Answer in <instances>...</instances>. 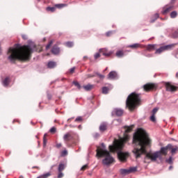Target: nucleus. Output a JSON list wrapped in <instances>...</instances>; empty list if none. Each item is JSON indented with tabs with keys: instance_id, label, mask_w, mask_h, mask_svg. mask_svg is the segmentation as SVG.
<instances>
[{
	"instance_id": "obj_1",
	"label": "nucleus",
	"mask_w": 178,
	"mask_h": 178,
	"mask_svg": "<svg viewBox=\"0 0 178 178\" xmlns=\"http://www.w3.org/2000/svg\"><path fill=\"white\" fill-rule=\"evenodd\" d=\"M35 49V44L31 40H28V44L22 46L20 44H15L14 47L8 49V59L11 63H15L16 60H29L33 52Z\"/></svg>"
},
{
	"instance_id": "obj_2",
	"label": "nucleus",
	"mask_w": 178,
	"mask_h": 178,
	"mask_svg": "<svg viewBox=\"0 0 178 178\" xmlns=\"http://www.w3.org/2000/svg\"><path fill=\"white\" fill-rule=\"evenodd\" d=\"M133 143L134 149L132 152L136 159H138L143 154H145L147 152L145 146L149 145L151 143V139H149V137L147 135L142 136H134Z\"/></svg>"
},
{
	"instance_id": "obj_3",
	"label": "nucleus",
	"mask_w": 178,
	"mask_h": 178,
	"mask_svg": "<svg viewBox=\"0 0 178 178\" xmlns=\"http://www.w3.org/2000/svg\"><path fill=\"white\" fill-rule=\"evenodd\" d=\"M141 98L140 95L136 94V92L131 93L127 98L126 100V108H128L129 111H134L137 106L140 104Z\"/></svg>"
},
{
	"instance_id": "obj_4",
	"label": "nucleus",
	"mask_w": 178,
	"mask_h": 178,
	"mask_svg": "<svg viewBox=\"0 0 178 178\" xmlns=\"http://www.w3.org/2000/svg\"><path fill=\"white\" fill-rule=\"evenodd\" d=\"M96 156H97V158L104 157L102 160V163L103 165H106V166H109V165L115 162V159L111 155V152L106 149L104 151L97 149Z\"/></svg>"
},
{
	"instance_id": "obj_5",
	"label": "nucleus",
	"mask_w": 178,
	"mask_h": 178,
	"mask_svg": "<svg viewBox=\"0 0 178 178\" xmlns=\"http://www.w3.org/2000/svg\"><path fill=\"white\" fill-rule=\"evenodd\" d=\"M115 148H117V155L119 161L121 162H126L127 158L129 157V152L122 151L123 147H124V143L118 141L115 144Z\"/></svg>"
},
{
	"instance_id": "obj_6",
	"label": "nucleus",
	"mask_w": 178,
	"mask_h": 178,
	"mask_svg": "<svg viewBox=\"0 0 178 178\" xmlns=\"http://www.w3.org/2000/svg\"><path fill=\"white\" fill-rule=\"evenodd\" d=\"M145 158L147 159H150L152 162H156V159H159L160 162H163V157H162V154H161V152H154V153H147L145 155Z\"/></svg>"
},
{
	"instance_id": "obj_7",
	"label": "nucleus",
	"mask_w": 178,
	"mask_h": 178,
	"mask_svg": "<svg viewBox=\"0 0 178 178\" xmlns=\"http://www.w3.org/2000/svg\"><path fill=\"white\" fill-rule=\"evenodd\" d=\"M133 172H137V167H131L129 169L121 168L120 170V175H122L123 176H126V175H130V173H133Z\"/></svg>"
},
{
	"instance_id": "obj_8",
	"label": "nucleus",
	"mask_w": 178,
	"mask_h": 178,
	"mask_svg": "<svg viewBox=\"0 0 178 178\" xmlns=\"http://www.w3.org/2000/svg\"><path fill=\"white\" fill-rule=\"evenodd\" d=\"M173 47H175L174 44L161 46L160 48L156 50L155 54H162V52H164V51H168V49H172Z\"/></svg>"
},
{
	"instance_id": "obj_9",
	"label": "nucleus",
	"mask_w": 178,
	"mask_h": 178,
	"mask_svg": "<svg viewBox=\"0 0 178 178\" xmlns=\"http://www.w3.org/2000/svg\"><path fill=\"white\" fill-rule=\"evenodd\" d=\"M172 148V144H168L165 147H161L160 150L156 151V152H160L161 155L166 156L168 155V151Z\"/></svg>"
},
{
	"instance_id": "obj_10",
	"label": "nucleus",
	"mask_w": 178,
	"mask_h": 178,
	"mask_svg": "<svg viewBox=\"0 0 178 178\" xmlns=\"http://www.w3.org/2000/svg\"><path fill=\"white\" fill-rule=\"evenodd\" d=\"M165 88L166 91H169L170 92H175L176 90H177V87L172 85L170 82H165Z\"/></svg>"
},
{
	"instance_id": "obj_11",
	"label": "nucleus",
	"mask_w": 178,
	"mask_h": 178,
	"mask_svg": "<svg viewBox=\"0 0 178 178\" xmlns=\"http://www.w3.org/2000/svg\"><path fill=\"white\" fill-rule=\"evenodd\" d=\"M108 79H109V80H116L119 79V75H118L116 71H111L108 74Z\"/></svg>"
},
{
	"instance_id": "obj_12",
	"label": "nucleus",
	"mask_w": 178,
	"mask_h": 178,
	"mask_svg": "<svg viewBox=\"0 0 178 178\" xmlns=\"http://www.w3.org/2000/svg\"><path fill=\"white\" fill-rule=\"evenodd\" d=\"M111 115L113 116V115H115L116 116H122L123 115V110L121 108H115L112 113Z\"/></svg>"
},
{
	"instance_id": "obj_13",
	"label": "nucleus",
	"mask_w": 178,
	"mask_h": 178,
	"mask_svg": "<svg viewBox=\"0 0 178 178\" xmlns=\"http://www.w3.org/2000/svg\"><path fill=\"white\" fill-rule=\"evenodd\" d=\"M60 52V48L58 47V46L54 45L51 48V53L53 54V55H59Z\"/></svg>"
},
{
	"instance_id": "obj_14",
	"label": "nucleus",
	"mask_w": 178,
	"mask_h": 178,
	"mask_svg": "<svg viewBox=\"0 0 178 178\" xmlns=\"http://www.w3.org/2000/svg\"><path fill=\"white\" fill-rule=\"evenodd\" d=\"M10 83V78L9 76L6 77L3 81H2V84L3 87H8Z\"/></svg>"
},
{
	"instance_id": "obj_15",
	"label": "nucleus",
	"mask_w": 178,
	"mask_h": 178,
	"mask_svg": "<svg viewBox=\"0 0 178 178\" xmlns=\"http://www.w3.org/2000/svg\"><path fill=\"white\" fill-rule=\"evenodd\" d=\"M106 126H107L106 122H102L99 127V131L102 132L105 131L108 129Z\"/></svg>"
},
{
	"instance_id": "obj_16",
	"label": "nucleus",
	"mask_w": 178,
	"mask_h": 178,
	"mask_svg": "<svg viewBox=\"0 0 178 178\" xmlns=\"http://www.w3.org/2000/svg\"><path fill=\"white\" fill-rule=\"evenodd\" d=\"M83 88L85 90V91H91V90L94 88V85L88 83L87 85L83 86Z\"/></svg>"
},
{
	"instance_id": "obj_17",
	"label": "nucleus",
	"mask_w": 178,
	"mask_h": 178,
	"mask_svg": "<svg viewBox=\"0 0 178 178\" xmlns=\"http://www.w3.org/2000/svg\"><path fill=\"white\" fill-rule=\"evenodd\" d=\"M143 88L145 91H151V90L153 88V86L152 84L147 83L143 86Z\"/></svg>"
},
{
	"instance_id": "obj_18",
	"label": "nucleus",
	"mask_w": 178,
	"mask_h": 178,
	"mask_svg": "<svg viewBox=\"0 0 178 178\" xmlns=\"http://www.w3.org/2000/svg\"><path fill=\"white\" fill-rule=\"evenodd\" d=\"M47 67L49 69H54V67H56V63L55 61H49L47 63Z\"/></svg>"
},
{
	"instance_id": "obj_19",
	"label": "nucleus",
	"mask_w": 178,
	"mask_h": 178,
	"mask_svg": "<svg viewBox=\"0 0 178 178\" xmlns=\"http://www.w3.org/2000/svg\"><path fill=\"white\" fill-rule=\"evenodd\" d=\"M127 48H131L132 49H137V48H140V44L134 43L133 44H129L127 46Z\"/></svg>"
},
{
	"instance_id": "obj_20",
	"label": "nucleus",
	"mask_w": 178,
	"mask_h": 178,
	"mask_svg": "<svg viewBox=\"0 0 178 178\" xmlns=\"http://www.w3.org/2000/svg\"><path fill=\"white\" fill-rule=\"evenodd\" d=\"M65 168H66V165L65 163H60L58 165V172H62L65 170Z\"/></svg>"
},
{
	"instance_id": "obj_21",
	"label": "nucleus",
	"mask_w": 178,
	"mask_h": 178,
	"mask_svg": "<svg viewBox=\"0 0 178 178\" xmlns=\"http://www.w3.org/2000/svg\"><path fill=\"white\" fill-rule=\"evenodd\" d=\"M64 141H70L72 140V135L70 134H65L63 136Z\"/></svg>"
},
{
	"instance_id": "obj_22",
	"label": "nucleus",
	"mask_w": 178,
	"mask_h": 178,
	"mask_svg": "<svg viewBox=\"0 0 178 178\" xmlns=\"http://www.w3.org/2000/svg\"><path fill=\"white\" fill-rule=\"evenodd\" d=\"M159 14H158V13L154 14V17L152 18L150 20V23H155V21L157 19H159Z\"/></svg>"
},
{
	"instance_id": "obj_23",
	"label": "nucleus",
	"mask_w": 178,
	"mask_h": 178,
	"mask_svg": "<svg viewBox=\"0 0 178 178\" xmlns=\"http://www.w3.org/2000/svg\"><path fill=\"white\" fill-rule=\"evenodd\" d=\"M115 33H116V31H108L106 32V37H111Z\"/></svg>"
},
{
	"instance_id": "obj_24",
	"label": "nucleus",
	"mask_w": 178,
	"mask_h": 178,
	"mask_svg": "<svg viewBox=\"0 0 178 178\" xmlns=\"http://www.w3.org/2000/svg\"><path fill=\"white\" fill-rule=\"evenodd\" d=\"M178 147H173V145H172L169 151H171L172 155H175L176 152H177Z\"/></svg>"
},
{
	"instance_id": "obj_25",
	"label": "nucleus",
	"mask_w": 178,
	"mask_h": 178,
	"mask_svg": "<svg viewBox=\"0 0 178 178\" xmlns=\"http://www.w3.org/2000/svg\"><path fill=\"white\" fill-rule=\"evenodd\" d=\"M124 128L125 129V133H130L133 130V127L124 126Z\"/></svg>"
},
{
	"instance_id": "obj_26",
	"label": "nucleus",
	"mask_w": 178,
	"mask_h": 178,
	"mask_svg": "<svg viewBox=\"0 0 178 178\" xmlns=\"http://www.w3.org/2000/svg\"><path fill=\"white\" fill-rule=\"evenodd\" d=\"M165 162L167 163H169V165H172L173 164V158L172 156H170L168 159L165 160Z\"/></svg>"
},
{
	"instance_id": "obj_27",
	"label": "nucleus",
	"mask_w": 178,
	"mask_h": 178,
	"mask_svg": "<svg viewBox=\"0 0 178 178\" xmlns=\"http://www.w3.org/2000/svg\"><path fill=\"white\" fill-rule=\"evenodd\" d=\"M46 137H47V134H44L43 136V148H45V147H47V140Z\"/></svg>"
},
{
	"instance_id": "obj_28",
	"label": "nucleus",
	"mask_w": 178,
	"mask_h": 178,
	"mask_svg": "<svg viewBox=\"0 0 178 178\" xmlns=\"http://www.w3.org/2000/svg\"><path fill=\"white\" fill-rule=\"evenodd\" d=\"M170 17H171V19H175V17H177V11L171 12Z\"/></svg>"
},
{
	"instance_id": "obj_29",
	"label": "nucleus",
	"mask_w": 178,
	"mask_h": 178,
	"mask_svg": "<svg viewBox=\"0 0 178 178\" xmlns=\"http://www.w3.org/2000/svg\"><path fill=\"white\" fill-rule=\"evenodd\" d=\"M49 176H51V172H47L45 174L40 175L39 177H40V178H47V177H49Z\"/></svg>"
},
{
	"instance_id": "obj_30",
	"label": "nucleus",
	"mask_w": 178,
	"mask_h": 178,
	"mask_svg": "<svg viewBox=\"0 0 178 178\" xmlns=\"http://www.w3.org/2000/svg\"><path fill=\"white\" fill-rule=\"evenodd\" d=\"M109 91V88L106 87V86H104L102 88V94H108Z\"/></svg>"
},
{
	"instance_id": "obj_31",
	"label": "nucleus",
	"mask_w": 178,
	"mask_h": 178,
	"mask_svg": "<svg viewBox=\"0 0 178 178\" xmlns=\"http://www.w3.org/2000/svg\"><path fill=\"white\" fill-rule=\"evenodd\" d=\"M46 10H47V12L54 13L55 10H56V7H47Z\"/></svg>"
},
{
	"instance_id": "obj_32",
	"label": "nucleus",
	"mask_w": 178,
	"mask_h": 178,
	"mask_svg": "<svg viewBox=\"0 0 178 178\" xmlns=\"http://www.w3.org/2000/svg\"><path fill=\"white\" fill-rule=\"evenodd\" d=\"M72 83L74 84V86L75 87H77V88H78L79 90H81V85H80L77 81H74L72 82Z\"/></svg>"
},
{
	"instance_id": "obj_33",
	"label": "nucleus",
	"mask_w": 178,
	"mask_h": 178,
	"mask_svg": "<svg viewBox=\"0 0 178 178\" xmlns=\"http://www.w3.org/2000/svg\"><path fill=\"white\" fill-rule=\"evenodd\" d=\"M112 54H113V51H110L108 52L106 51V53H103V56H106V58H109V56H111V55H112Z\"/></svg>"
},
{
	"instance_id": "obj_34",
	"label": "nucleus",
	"mask_w": 178,
	"mask_h": 178,
	"mask_svg": "<svg viewBox=\"0 0 178 178\" xmlns=\"http://www.w3.org/2000/svg\"><path fill=\"white\" fill-rule=\"evenodd\" d=\"M123 55H124V53H123L122 51H118L116 52V56H118V58H122V56H123Z\"/></svg>"
},
{
	"instance_id": "obj_35",
	"label": "nucleus",
	"mask_w": 178,
	"mask_h": 178,
	"mask_svg": "<svg viewBox=\"0 0 178 178\" xmlns=\"http://www.w3.org/2000/svg\"><path fill=\"white\" fill-rule=\"evenodd\" d=\"M172 8H173L172 6H170V7L165 8V9L162 12L163 15H166V13H168V12H170V10H171Z\"/></svg>"
},
{
	"instance_id": "obj_36",
	"label": "nucleus",
	"mask_w": 178,
	"mask_h": 178,
	"mask_svg": "<svg viewBox=\"0 0 178 178\" xmlns=\"http://www.w3.org/2000/svg\"><path fill=\"white\" fill-rule=\"evenodd\" d=\"M147 49L148 51H151L152 49H155V44H148L147 47Z\"/></svg>"
},
{
	"instance_id": "obj_37",
	"label": "nucleus",
	"mask_w": 178,
	"mask_h": 178,
	"mask_svg": "<svg viewBox=\"0 0 178 178\" xmlns=\"http://www.w3.org/2000/svg\"><path fill=\"white\" fill-rule=\"evenodd\" d=\"M150 120L153 123H155V122H156V118H155V115L152 114V115L150 116Z\"/></svg>"
},
{
	"instance_id": "obj_38",
	"label": "nucleus",
	"mask_w": 178,
	"mask_h": 178,
	"mask_svg": "<svg viewBox=\"0 0 178 178\" xmlns=\"http://www.w3.org/2000/svg\"><path fill=\"white\" fill-rule=\"evenodd\" d=\"M172 38H178V31H175L172 33Z\"/></svg>"
},
{
	"instance_id": "obj_39",
	"label": "nucleus",
	"mask_w": 178,
	"mask_h": 178,
	"mask_svg": "<svg viewBox=\"0 0 178 178\" xmlns=\"http://www.w3.org/2000/svg\"><path fill=\"white\" fill-rule=\"evenodd\" d=\"M66 5L63 3L60 4H56V8H58V9H62V8H65Z\"/></svg>"
},
{
	"instance_id": "obj_40",
	"label": "nucleus",
	"mask_w": 178,
	"mask_h": 178,
	"mask_svg": "<svg viewBox=\"0 0 178 178\" xmlns=\"http://www.w3.org/2000/svg\"><path fill=\"white\" fill-rule=\"evenodd\" d=\"M108 49H99V52L102 54V55H104V54H106Z\"/></svg>"
},
{
	"instance_id": "obj_41",
	"label": "nucleus",
	"mask_w": 178,
	"mask_h": 178,
	"mask_svg": "<svg viewBox=\"0 0 178 178\" xmlns=\"http://www.w3.org/2000/svg\"><path fill=\"white\" fill-rule=\"evenodd\" d=\"M100 57H101V53H99V52H97V53L94 54V59L95 60H97V59H98V58H100Z\"/></svg>"
},
{
	"instance_id": "obj_42",
	"label": "nucleus",
	"mask_w": 178,
	"mask_h": 178,
	"mask_svg": "<svg viewBox=\"0 0 178 178\" xmlns=\"http://www.w3.org/2000/svg\"><path fill=\"white\" fill-rule=\"evenodd\" d=\"M95 75L98 76L101 79H105V76L104 74H99V72H95Z\"/></svg>"
},
{
	"instance_id": "obj_43",
	"label": "nucleus",
	"mask_w": 178,
	"mask_h": 178,
	"mask_svg": "<svg viewBox=\"0 0 178 178\" xmlns=\"http://www.w3.org/2000/svg\"><path fill=\"white\" fill-rule=\"evenodd\" d=\"M66 45L67 47H68V48H72V47H73L74 44L73 43V42H67Z\"/></svg>"
},
{
	"instance_id": "obj_44",
	"label": "nucleus",
	"mask_w": 178,
	"mask_h": 178,
	"mask_svg": "<svg viewBox=\"0 0 178 178\" xmlns=\"http://www.w3.org/2000/svg\"><path fill=\"white\" fill-rule=\"evenodd\" d=\"M158 111H159V108H158V107L154 108L152 111V115H156V112H158Z\"/></svg>"
},
{
	"instance_id": "obj_45",
	"label": "nucleus",
	"mask_w": 178,
	"mask_h": 178,
	"mask_svg": "<svg viewBox=\"0 0 178 178\" xmlns=\"http://www.w3.org/2000/svg\"><path fill=\"white\" fill-rule=\"evenodd\" d=\"M53 41L50 40L49 43L46 45V49L48 50L49 48H51V45L53 44Z\"/></svg>"
},
{
	"instance_id": "obj_46",
	"label": "nucleus",
	"mask_w": 178,
	"mask_h": 178,
	"mask_svg": "<svg viewBox=\"0 0 178 178\" xmlns=\"http://www.w3.org/2000/svg\"><path fill=\"white\" fill-rule=\"evenodd\" d=\"M50 133H56V128L55 127H52L50 129H49Z\"/></svg>"
},
{
	"instance_id": "obj_47",
	"label": "nucleus",
	"mask_w": 178,
	"mask_h": 178,
	"mask_svg": "<svg viewBox=\"0 0 178 178\" xmlns=\"http://www.w3.org/2000/svg\"><path fill=\"white\" fill-rule=\"evenodd\" d=\"M61 156H66V155H67V150L64 149L62 152H61Z\"/></svg>"
},
{
	"instance_id": "obj_48",
	"label": "nucleus",
	"mask_w": 178,
	"mask_h": 178,
	"mask_svg": "<svg viewBox=\"0 0 178 178\" xmlns=\"http://www.w3.org/2000/svg\"><path fill=\"white\" fill-rule=\"evenodd\" d=\"M100 136H101V135L99 134V133H95V134H93V138H95V139L99 138Z\"/></svg>"
},
{
	"instance_id": "obj_49",
	"label": "nucleus",
	"mask_w": 178,
	"mask_h": 178,
	"mask_svg": "<svg viewBox=\"0 0 178 178\" xmlns=\"http://www.w3.org/2000/svg\"><path fill=\"white\" fill-rule=\"evenodd\" d=\"M82 121H83V118H81V116L77 117V118L75 119V120H74V122H82Z\"/></svg>"
},
{
	"instance_id": "obj_50",
	"label": "nucleus",
	"mask_w": 178,
	"mask_h": 178,
	"mask_svg": "<svg viewBox=\"0 0 178 178\" xmlns=\"http://www.w3.org/2000/svg\"><path fill=\"white\" fill-rule=\"evenodd\" d=\"M47 99L49 100L52 99V95L49 94L48 91L47 92Z\"/></svg>"
},
{
	"instance_id": "obj_51",
	"label": "nucleus",
	"mask_w": 178,
	"mask_h": 178,
	"mask_svg": "<svg viewBox=\"0 0 178 178\" xmlns=\"http://www.w3.org/2000/svg\"><path fill=\"white\" fill-rule=\"evenodd\" d=\"M63 177V172L62 171L58 172V178Z\"/></svg>"
},
{
	"instance_id": "obj_52",
	"label": "nucleus",
	"mask_w": 178,
	"mask_h": 178,
	"mask_svg": "<svg viewBox=\"0 0 178 178\" xmlns=\"http://www.w3.org/2000/svg\"><path fill=\"white\" fill-rule=\"evenodd\" d=\"M87 168H88V165H84L81 168V170H86V169H87Z\"/></svg>"
},
{
	"instance_id": "obj_53",
	"label": "nucleus",
	"mask_w": 178,
	"mask_h": 178,
	"mask_svg": "<svg viewBox=\"0 0 178 178\" xmlns=\"http://www.w3.org/2000/svg\"><path fill=\"white\" fill-rule=\"evenodd\" d=\"M87 77L88 79H91V77H95V74H89L87 75Z\"/></svg>"
},
{
	"instance_id": "obj_54",
	"label": "nucleus",
	"mask_w": 178,
	"mask_h": 178,
	"mask_svg": "<svg viewBox=\"0 0 178 178\" xmlns=\"http://www.w3.org/2000/svg\"><path fill=\"white\" fill-rule=\"evenodd\" d=\"M76 69V67H73L72 68L70 69V73H74V70Z\"/></svg>"
},
{
	"instance_id": "obj_55",
	"label": "nucleus",
	"mask_w": 178,
	"mask_h": 178,
	"mask_svg": "<svg viewBox=\"0 0 178 178\" xmlns=\"http://www.w3.org/2000/svg\"><path fill=\"white\" fill-rule=\"evenodd\" d=\"M22 37L23 40H27L29 38L26 35H22Z\"/></svg>"
},
{
	"instance_id": "obj_56",
	"label": "nucleus",
	"mask_w": 178,
	"mask_h": 178,
	"mask_svg": "<svg viewBox=\"0 0 178 178\" xmlns=\"http://www.w3.org/2000/svg\"><path fill=\"white\" fill-rule=\"evenodd\" d=\"M56 148H60V147H62V143H57L56 145Z\"/></svg>"
},
{
	"instance_id": "obj_57",
	"label": "nucleus",
	"mask_w": 178,
	"mask_h": 178,
	"mask_svg": "<svg viewBox=\"0 0 178 178\" xmlns=\"http://www.w3.org/2000/svg\"><path fill=\"white\" fill-rule=\"evenodd\" d=\"M175 2H176V0H171L170 1L171 5H173V3H175Z\"/></svg>"
},
{
	"instance_id": "obj_58",
	"label": "nucleus",
	"mask_w": 178,
	"mask_h": 178,
	"mask_svg": "<svg viewBox=\"0 0 178 178\" xmlns=\"http://www.w3.org/2000/svg\"><path fill=\"white\" fill-rule=\"evenodd\" d=\"M116 120H117V122H118V123H121L122 122V120H120V119H117Z\"/></svg>"
},
{
	"instance_id": "obj_59",
	"label": "nucleus",
	"mask_w": 178,
	"mask_h": 178,
	"mask_svg": "<svg viewBox=\"0 0 178 178\" xmlns=\"http://www.w3.org/2000/svg\"><path fill=\"white\" fill-rule=\"evenodd\" d=\"M172 169H173V166L170 165V167H169L168 170H172Z\"/></svg>"
},
{
	"instance_id": "obj_60",
	"label": "nucleus",
	"mask_w": 178,
	"mask_h": 178,
	"mask_svg": "<svg viewBox=\"0 0 178 178\" xmlns=\"http://www.w3.org/2000/svg\"><path fill=\"white\" fill-rule=\"evenodd\" d=\"M72 119H74V118L72 117V118H68V119H67V122H70V120H72Z\"/></svg>"
},
{
	"instance_id": "obj_61",
	"label": "nucleus",
	"mask_w": 178,
	"mask_h": 178,
	"mask_svg": "<svg viewBox=\"0 0 178 178\" xmlns=\"http://www.w3.org/2000/svg\"><path fill=\"white\" fill-rule=\"evenodd\" d=\"M68 126H69V127H76L75 125H72V124H70V125H68Z\"/></svg>"
},
{
	"instance_id": "obj_62",
	"label": "nucleus",
	"mask_w": 178,
	"mask_h": 178,
	"mask_svg": "<svg viewBox=\"0 0 178 178\" xmlns=\"http://www.w3.org/2000/svg\"><path fill=\"white\" fill-rule=\"evenodd\" d=\"M146 56H147L148 58H151V56H152V54H147Z\"/></svg>"
},
{
	"instance_id": "obj_63",
	"label": "nucleus",
	"mask_w": 178,
	"mask_h": 178,
	"mask_svg": "<svg viewBox=\"0 0 178 178\" xmlns=\"http://www.w3.org/2000/svg\"><path fill=\"white\" fill-rule=\"evenodd\" d=\"M83 59H88V57L87 56H84Z\"/></svg>"
},
{
	"instance_id": "obj_64",
	"label": "nucleus",
	"mask_w": 178,
	"mask_h": 178,
	"mask_svg": "<svg viewBox=\"0 0 178 178\" xmlns=\"http://www.w3.org/2000/svg\"><path fill=\"white\" fill-rule=\"evenodd\" d=\"M177 56H178V53H177V54H175V58H177Z\"/></svg>"
}]
</instances>
